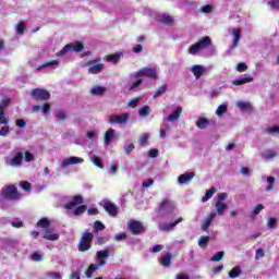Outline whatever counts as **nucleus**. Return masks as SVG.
Instances as JSON below:
<instances>
[{
    "label": "nucleus",
    "instance_id": "52",
    "mask_svg": "<svg viewBox=\"0 0 279 279\" xmlns=\"http://www.w3.org/2000/svg\"><path fill=\"white\" fill-rule=\"evenodd\" d=\"M263 158H266V160L276 158V153H274V150H266L263 153Z\"/></svg>",
    "mask_w": 279,
    "mask_h": 279
},
{
    "label": "nucleus",
    "instance_id": "23",
    "mask_svg": "<svg viewBox=\"0 0 279 279\" xmlns=\"http://www.w3.org/2000/svg\"><path fill=\"white\" fill-rule=\"evenodd\" d=\"M215 208H216V216L219 215V217H221L223 213L228 210V205L225 202L216 201Z\"/></svg>",
    "mask_w": 279,
    "mask_h": 279
},
{
    "label": "nucleus",
    "instance_id": "56",
    "mask_svg": "<svg viewBox=\"0 0 279 279\" xmlns=\"http://www.w3.org/2000/svg\"><path fill=\"white\" fill-rule=\"evenodd\" d=\"M20 186L23 189V191H32V184L27 181H22Z\"/></svg>",
    "mask_w": 279,
    "mask_h": 279
},
{
    "label": "nucleus",
    "instance_id": "15",
    "mask_svg": "<svg viewBox=\"0 0 279 279\" xmlns=\"http://www.w3.org/2000/svg\"><path fill=\"white\" fill-rule=\"evenodd\" d=\"M182 117V107H175V109L167 117L163 118V123H173Z\"/></svg>",
    "mask_w": 279,
    "mask_h": 279
},
{
    "label": "nucleus",
    "instance_id": "14",
    "mask_svg": "<svg viewBox=\"0 0 279 279\" xmlns=\"http://www.w3.org/2000/svg\"><path fill=\"white\" fill-rule=\"evenodd\" d=\"M182 221L183 218L180 217L174 222H160L158 228L159 230H161V232H171V230H173V228H175L178 223H182Z\"/></svg>",
    "mask_w": 279,
    "mask_h": 279
},
{
    "label": "nucleus",
    "instance_id": "19",
    "mask_svg": "<svg viewBox=\"0 0 279 279\" xmlns=\"http://www.w3.org/2000/svg\"><path fill=\"white\" fill-rule=\"evenodd\" d=\"M217 217V213L211 211L203 221L202 223V230H204L205 232L208 230V228H210L213 221H215Z\"/></svg>",
    "mask_w": 279,
    "mask_h": 279
},
{
    "label": "nucleus",
    "instance_id": "6",
    "mask_svg": "<svg viewBox=\"0 0 279 279\" xmlns=\"http://www.w3.org/2000/svg\"><path fill=\"white\" fill-rule=\"evenodd\" d=\"M69 51H75L76 53H80V51H84V44L80 41L68 44L63 47L62 50L58 52V56H66Z\"/></svg>",
    "mask_w": 279,
    "mask_h": 279
},
{
    "label": "nucleus",
    "instance_id": "18",
    "mask_svg": "<svg viewBox=\"0 0 279 279\" xmlns=\"http://www.w3.org/2000/svg\"><path fill=\"white\" fill-rule=\"evenodd\" d=\"M116 136H117V131L114 129L107 130L104 136V146L105 147L110 146V143L114 141Z\"/></svg>",
    "mask_w": 279,
    "mask_h": 279
},
{
    "label": "nucleus",
    "instance_id": "22",
    "mask_svg": "<svg viewBox=\"0 0 279 279\" xmlns=\"http://www.w3.org/2000/svg\"><path fill=\"white\" fill-rule=\"evenodd\" d=\"M251 82H254V77L251 75L245 74V77L235 78L232 82L233 86H243V84H250Z\"/></svg>",
    "mask_w": 279,
    "mask_h": 279
},
{
    "label": "nucleus",
    "instance_id": "7",
    "mask_svg": "<svg viewBox=\"0 0 279 279\" xmlns=\"http://www.w3.org/2000/svg\"><path fill=\"white\" fill-rule=\"evenodd\" d=\"M8 167H21L23 165V153L17 151L12 156H8L4 159Z\"/></svg>",
    "mask_w": 279,
    "mask_h": 279
},
{
    "label": "nucleus",
    "instance_id": "24",
    "mask_svg": "<svg viewBox=\"0 0 279 279\" xmlns=\"http://www.w3.org/2000/svg\"><path fill=\"white\" fill-rule=\"evenodd\" d=\"M104 208L105 210L111 216V217H117L118 208L117 205L106 202L104 203Z\"/></svg>",
    "mask_w": 279,
    "mask_h": 279
},
{
    "label": "nucleus",
    "instance_id": "38",
    "mask_svg": "<svg viewBox=\"0 0 279 279\" xmlns=\"http://www.w3.org/2000/svg\"><path fill=\"white\" fill-rule=\"evenodd\" d=\"M8 123H10V120H8L5 111H3V107L0 106V125H8Z\"/></svg>",
    "mask_w": 279,
    "mask_h": 279
},
{
    "label": "nucleus",
    "instance_id": "31",
    "mask_svg": "<svg viewBox=\"0 0 279 279\" xmlns=\"http://www.w3.org/2000/svg\"><path fill=\"white\" fill-rule=\"evenodd\" d=\"M45 278H49V279H62V272L60 271H46L44 274Z\"/></svg>",
    "mask_w": 279,
    "mask_h": 279
},
{
    "label": "nucleus",
    "instance_id": "34",
    "mask_svg": "<svg viewBox=\"0 0 279 279\" xmlns=\"http://www.w3.org/2000/svg\"><path fill=\"white\" fill-rule=\"evenodd\" d=\"M226 112H228V104L223 102L222 105H220L217 108L216 114H217V117H223V114H226Z\"/></svg>",
    "mask_w": 279,
    "mask_h": 279
},
{
    "label": "nucleus",
    "instance_id": "5",
    "mask_svg": "<svg viewBox=\"0 0 279 279\" xmlns=\"http://www.w3.org/2000/svg\"><path fill=\"white\" fill-rule=\"evenodd\" d=\"M229 34L232 36V45L229 47L228 52L232 53L239 47V43L241 41V28L233 27L229 28Z\"/></svg>",
    "mask_w": 279,
    "mask_h": 279
},
{
    "label": "nucleus",
    "instance_id": "49",
    "mask_svg": "<svg viewBox=\"0 0 279 279\" xmlns=\"http://www.w3.org/2000/svg\"><path fill=\"white\" fill-rule=\"evenodd\" d=\"M265 209V206L263 204H258L252 211V217H256L257 215H260V211Z\"/></svg>",
    "mask_w": 279,
    "mask_h": 279
},
{
    "label": "nucleus",
    "instance_id": "46",
    "mask_svg": "<svg viewBox=\"0 0 279 279\" xmlns=\"http://www.w3.org/2000/svg\"><path fill=\"white\" fill-rule=\"evenodd\" d=\"M276 226H278V218H268L267 219V228H269V230H274V228H276Z\"/></svg>",
    "mask_w": 279,
    "mask_h": 279
},
{
    "label": "nucleus",
    "instance_id": "33",
    "mask_svg": "<svg viewBox=\"0 0 279 279\" xmlns=\"http://www.w3.org/2000/svg\"><path fill=\"white\" fill-rule=\"evenodd\" d=\"M99 267L100 266L98 264H92L85 272L86 278H93V274H95Z\"/></svg>",
    "mask_w": 279,
    "mask_h": 279
},
{
    "label": "nucleus",
    "instance_id": "60",
    "mask_svg": "<svg viewBox=\"0 0 279 279\" xmlns=\"http://www.w3.org/2000/svg\"><path fill=\"white\" fill-rule=\"evenodd\" d=\"M268 5H270L272 10H279V0H270L268 1Z\"/></svg>",
    "mask_w": 279,
    "mask_h": 279
},
{
    "label": "nucleus",
    "instance_id": "8",
    "mask_svg": "<svg viewBox=\"0 0 279 279\" xmlns=\"http://www.w3.org/2000/svg\"><path fill=\"white\" fill-rule=\"evenodd\" d=\"M128 121H130V113L111 114L109 117L111 125H125Z\"/></svg>",
    "mask_w": 279,
    "mask_h": 279
},
{
    "label": "nucleus",
    "instance_id": "20",
    "mask_svg": "<svg viewBox=\"0 0 279 279\" xmlns=\"http://www.w3.org/2000/svg\"><path fill=\"white\" fill-rule=\"evenodd\" d=\"M43 239H46V241H58L60 239V234L49 228L44 230Z\"/></svg>",
    "mask_w": 279,
    "mask_h": 279
},
{
    "label": "nucleus",
    "instance_id": "48",
    "mask_svg": "<svg viewBox=\"0 0 279 279\" xmlns=\"http://www.w3.org/2000/svg\"><path fill=\"white\" fill-rule=\"evenodd\" d=\"M210 241L209 236H201L198 240V245L199 247H206V245H208V242Z\"/></svg>",
    "mask_w": 279,
    "mask_h": 279
},
{
    "label": "nucleus",
    "instance_id": "28",
    "mask_svg": "<svg viewBox=\"0 0 279 279\" xmlns=\"http://www.w3.org/2000/svg\"><path fill=\"white\" fill-rule=\"evenodd\" d=\"M236 108H240L242 112H248V110H252V104L247 101L240 100L235 102Z\"/></svg>",
    "mask_w": 279,
    "mask_h": 279
},
{
    "label": "nucleus",
    "instance_id": "30",
    "mask_svg": "<svg viewBox=\"0 0 279 279\" xmlns=\"http://www.w3.org/2000/svg\"><path fill=\"white\" fill-rule=\"evenodd\" d=\"M58 66H60V61L52 60L44 63L43 65L39 66V69H58Z\"/></svg>",
    "mask_w": 279,
    "mask_h": 279
},
{
    "label": "nucleus",
    "instance_id": "9",
    "mask_svg": "<svg viewBox=\"0 0 279 279\" xmlns=\"http://www.w3.org/2000/svg\"><path fill=\"white\" fill-rule=\"evenodd\" d=\"M84 162V158L71 156L61 161V166L58 168V171H62V169H66V167H71V165H82Z\"/></svg>",
    "mask_w": 279,
    "mask_h": 279
},
{
    "label": "nucleus",
    "instance_id": "57",
    "mask_svg": "<svg viewBox=\"0 0 279 279\" xmlns=\"http://www.w3.org/2000/svg\"><path fill=\"white\" fill-rule=\"evenodd\" d=\"M16 32H17V34L23 35L25 33V23L20 22L16 25Z\"/></svg>",
    "mask_w": 279,
    "mask_h": 279
},
{
    "label": "nucleus",
    "instance_id": "63",
    "mask_svg": "<svg viewBox=\"0 0 279 279\" xmlns=\"http://www.w3.org/2000/svg\"><path fill=\"white\" fill-rule=\"evenodd\" d=\"M15 125H16L17 128H25V126L27 125V122H25L23 119H17V120L15 121Z\"/></svg>",
    "mask_w": 279,
    "mask_h": 279
},
{
    "label": "nucleus",
    "instance_id": "36",
    "mask_svg": "<svg viewBox=\"0 0 279 279\" xmlns=\"http://www.w3.org/2000/svg\"><path fill=\"white\" fill-rule=\"evenodd\" d=\"M160 264L162 265V267H169L171 265V255L170 254H166L162 257H160Z\"/></svg>",
    "mask_w": 279,
    "mask_h": 279
},
{
    "label": "nucleus",
    "instance_id": "43",
    "mask_svg": "<svg viewBox=\"0 0 279 279\" xmlns=\"http://www.w3.org/2000/svg\"><path fill=\"white\" fill-rule=\"evenodd\" d=\"M242 274V270L239 267H234L229 271V278H239Z\"/></svg>",
    "mask_w": 279,
    "mask_h": 279
},
{
    "label": "nucleus",
    "instance_id": "44",
    "mask_svg": "<svg viewBox=\"0 0 279 279\" xmlns=\"http://www.w3.org/2000/svg\"><path fill=\"white\" fill-rule=\"evenodd\" d=\"M149 141V134L144 133L140 136L138 140V145H141V147H145V145H147V142Z\"/></svg>",
    "mask_w": 279,
    "mask_h": 279
},
{
    "label": "nucleus",
    "instance_id": "59",
    "mask_svg": "<svg viewBox=\"0 0 279 279\" xmlns=\"http://www.w3.org/2000/svg\"><path fill=\"white\" fill-rule=\"evenodd\" d=\"M138 101H141V98L131 99L128 104L129 108H136L138 106Z\"/></svg>",
    "mask_w": 279,
    "mask_h": 279
},
{
    "label": "nucleus",
    "instance_id": "35",
    "mask_svg": "<svg viewBox=\"0 0 279 279\" xmlns=\"http://www.w3.org/2000/svg\"><path fill=\"white\" fill-rule=\"evenodd\" d=\"M123 149H124L125 154L128 156H130V154H132L134 151L135 146L132 142H124Z\"/></svg>",
    "mask_w": 279,
    "mask_h": 279
},
{
    "label": "nucleus",
    "instance_id": "25",
    "mask_svg": "<svg viewBox=\"0 0 279 279\" xmlns=\"http://www.w3.org/2000/svg\"><path fill=\"white\" fill-rule=\"evenodd\" d=\"M82 202H84L82 196H75L72 201L65 204L64 208H66L68 210H71L72 208H75V206H80Z\"/></svg>",
    "mask_w": 279,
    "mask_h": 279
},
{
    "label": "nucleus",
    "instance_id": "17",
    "mask_svg": "<svg viewBox=\"0 0 279 279\" xmlns=\"http://www.w3.org/2000/svg\"><path fill=\"white\" fill-rule=\"evenodd\" d=\"M193 178H195V172H185L178 177V184L184 186V184H189Z\"/></svg>",
    "mask_w": 279,
    "mask_h": 279
},
{
    "label": "nucleus",
    "instance_id": "27",
    "mask_svg": "<svg viewBox=\"0 0 279 279\" xmlns=\"http://www.w3.org/2000/svg\"><path fill=\"white\" fill-rule=\"evenodd\" d=\"M104 69H105L104 63H98V64L89 66L88 73L90 75H97L98 73H101V71H104Z\"/></svg>",
    "mask_w": 279,
    "mask_h": 279
},
{
    "label": "nucleus",
    "instance_id": "51",
    "mask_svg": "<svg viewBox=\"0 0 279 279\" xmlns=\"http://www.w3.org/2000/svg\"><path fill=\"white\" fill-rule=\"evenodd\" d=\"M83 213H86V205L78 206L74 209V215L76 217L83 215Z\"/></svg>",
    "mask_w": 279,
    "mask_h": 279
},
{
    "label": "nucleus",
    "instance_id": "40",
    "mask_svg": "<svg viewBox=\"0 0 279 279\" xmlns=\"http://www.w3.org/2000/svg\"><path fill=\"white\" fill-rule=\"evenodd\" d=\"M140 117H149L151 114V108L149 106H144L138 110Z\"/></svg>",
    "mask_w": 279,
    "mask_h": 279
},
{
    "label": "nucleus",
    "instance_id": "47",
    "mask_svg": "<svg viewBox=\"0 0 279 279\" xmlns=\"http://www.w3.org/2000/svg\"><path fill=\"white\" fill-rule=\"evenodd\" d=\"M165 93H167V85H162L161 87H159L155 95H154V99L161 97V95H165Z\"/></svg>",
    "mask_w": 279,
    "mask_h": 279
},
{
    "label": "nucleus",
    "instance_id": "2",
    "mask_svg": "<svg viewBox=\"0 0 279 279\" xmlns=\"http://www.w3.org/2000/svg\"><path fill=\"white\" fill-rule=\"evenodd\" d=\"M208 47H213V39L205 36L196 44L190 46L189 53L190 56H198V53H202V51H204V49H208Z\"/></svg>",
    "mask_w": 279,
    "mask_h": 279
},
{
    "label": "nucleus",
    "instance_id": "39",
    "mask_svg": "<svg viewBox=\"0 0 279 279\" xmlns=\"http://www.w3.org/2000/svg\"><path fill=\"white\" fill-rule=\"evenodd\" d=\"M90 93L95 96L104 95V93H106V87H104V86H94L90 89Z\"/></svg>",
    "mask_w": 279,
    "mask_h": 279
},
{
    "label": "nucleus",
    "instance_id": "16",
    "mask_svg": "<svg viewBox=\"0 0 279 279\" xmlns=\"http://www.w3.org/2000/svg\"><path fill=\"white\" fill-rule=\"evenodd\" d=\"M190 71L193 73L195 80H199L206 73V68L202 64H194Z\"/></svg>",
    "mask_w": 279,
    "mask_h": 279
},
{
    "label": "nucleus",
    "instance_id": "32",
    "mask_svg": "<svg viewBox=\"0 0 279 279\" xmlns=\"http://www.w3.org/2000/svg\"><path fill=\"white\" fill-rule=\"evenodd\" d=\"M90 161L95 167H98V169H104V162L101 161V158L98 157L97 155H92Z\"/></svg>",
    "mask_w": 279,
    "mask_h": 279
},
{
    "label": "nucleus",
    "instance_id": "45",
    "mask_svg": "<svg viewBox=\"0 0 279 279\" xmlns=\"http://www.w3.org/2000/svg\"><path fill=\"white\" fill-rule=\"evenodd\" d=\"M49 219H47V218H43V219H40L38 222H37V226L39 227V228H44V230H49Z\"/></svg>",
    "mask_w": 279,
    "mask_h": 279
},
{
    "label": "nucleus",
    "instance_id": "12",
    "mask_svg": "<svg viewBox=\"0 0 279 279\" xmlns=\"http://www.w3.org/2000/svg\"><path fill=\"white\" fill-rule=\"evenodd\" d=\"M128 228L132 234H141L145 232V227H143V223L138 220H130L128 222Z\"/></svg>",
    "mask_w": 279,
    "mask_h": 279
},
{
    "label": "nucleus",
    "instance_id": "55",
    "mask_svg": "<svg viewBox=\"0 0 279 279\" xmlns=\"http://www.w3.org/2000/svg\"><path fill=\"white\" fill-rule=\"evenodd\" d=\"M94 228L97 232L101 231V230H106V226L104 223H101V221L97 220L94 223Z\"/></svg>",
    "mask_w": 279,
    "mask_h": 279
},
{
    "label": "nucleus",
    "instance_id": "41",
    "mask_svg": "<svg viewBox=\"0 0 279 279\" xmlns=\"http://www.w3.org/2000/svg\"><path fill=\"white\" fill-rule=\"evenodd\" d=\"M223 256H226V252L220 251L216 253L211 258V263H219V260H223Z\"/></svg>",
    "mask_w": 279,
    "mask_h": 279
},
{
    "label": "nucleus",
    "instance_id": "37",
    "mask_svg": "<svg viewBox=\"0 0 279 279\" xmlns=\"http://www.w3.org/2000/svg\"><path fill=\"white\" fill-rule=\"evenodd\" d=\"M215 193H217V189L216 187H211L202 197V202H208V199H210L215 195Z\"/></svg>",
    "mask_w": 279,
    "mask_h": 279
},
{
    "label": "nucleus",
    "instance_id": "62",
    "mask_svg": "<svg viewBox=\"0 0 279 279\" xmlns=\"http://www.w3.org/2000/svg\"><path fill=\"white\" fill-rule=\"evenodd\" d=\"M70 279H82L80 270L72 271L70 275Z\"/></svg>",
    "mask_w": 279,
    "mask_h": 279
},
{
    "label": "nucleus",
    "instance_id": "21",
    "mask_svg": "<svg viewBox=\"0 0 279 279\" xmlns=\"http://www.w3.org/2000/svg\"><path fill=\"white\" fill-rule=\"evenodd\" d=\"M110 256V248H105L104 251H98L97 252V258L99 262V266L104 267L106 265V258Z\"/></svg>",
    "mask_w": 279,
    "mask_h": 279
},
{
    "label": "nucleus",
    "instance_id": "3",
    "mask_svg": "<svg viewBox=\"0 0 279 279\" xmlns=\"http://www.w3.org/2000/svg\"><path fill=\"white\" fill-rule=\"evenodd\" d=\"M19 192L16 191V186L8 185L7 187L2 189L0 192V206H3L5 202L19 199Z\"/></svg>",
    "mask_w": 279,
    "mask_h": 279
},
{
    "label": "nucleus",
    "instance_id": "64",
    "mask_svg": "<svg viewBox=\"0 0 279 279\" xmlns=\"http://www.w3.org/2000/svg\"><path fill=\"white\" fill-rule=\"evenodd\" d=\"M175 279H191V277L186 272H181L177 275Z\"/></svg>",
    "mask_w": 279,
    "mask_h": 279
},
{
    "label": "nucleus",
    "instance_id": "4",
    "mask_svg": "<svg viewBox=\"0 0 279 279\" xmlns=\"http://www.w3.org/2000/svg\"><path fill=\"white\" fill-rule=\"evenodd\" d=\"M149 16L163 25H173V16L169 15V13L150 12Z\"/></svg>",
    "mask_w": 279,
    "mask_h": 279
},
{
    "label": "nucleus",
    "instance_id": "1",
    "mask_svg": "<svg viewBox=\"0 0 279 279\" xmlns=\"http://www.w3.org/2000/svg\"><path fill=\"white\" fill-rule=\"evenodd\" d=\"M140 77H148L149 80H158V68L154 65H148L141 69L137 72H133L129 75V80L132 84L129 86V90H136L138 86L143 84V78Z\"/></svg>",
    "mask_w": 279,
    "mask_h": 279
},
{
    "label": "nucleus",
    "instance_id": "42",
    "mask_svg": "<svg viewBox=\"0 0 279 279\" xmlns=\"http://www.w3.org/2000/svg\"><path fill=\"white\" fill-rule=\"evenodd\" d=\"M31 258L32 260H34V263H40L45 258V256L43 255V253L35 252L31 254Z\"/></svg>",
    "mask_w": 279,
    "mask_h": 279
},
{
    "label": "nucleus",
    "instance_id": "54",
    "mask_svg": "<svg viewBox=\"0 0 279 279\" xmlns=\"http://www.w3.org/2000/svg\"><path fill=\"white\" fill-rule=\"evenodd\" d=\"M8 134H10V126H8V124H4V126L1 128L0 130V136H8Z\"/></svg>",
    "mask_w": 279,
    "mask_h": 279
},
{
    "label": "nucleus",
    "instance_id": "50",
    "mask_svg": "<svg viewBox=\"0 0 279 279\" xmlns=\"http://www.w3.org/2000/svg\"><path fill=\"white\" fill-rule=\"evenodd\" d=\"M235 69L238 73H245V71H247V64L245 62H240Z\"/></svg>",
    "mask_w": 279,
    "mask_h": 279
},
{
    "label": "nucleus",
    "instance_id": "58",
    "mask_svg": "<svg viewBox=\"0 0 279 279\" xmlns=\"http://www.w3.org/2000/svg\"><path fill=\"white\" fill-rule=\"evenodd\" d=\"M201 12H203V14H210L213 12V5H204L201 8Z\"/></svg>",
    "mask_w": 279,
    "mask_h": 279
},
{
    "label": "nucleus",
    "instance_id": "26",
    "mask_svg": "<svg viewBox=\"0 0 279 279\" xmlns=\"http://www.w3.org/2000/svg\"><path fill=\"white\" fill-rule=\"evenodd\" d=\"M121 56H123V52H117L114 54H108L105 57V60L107 62H111L112 64H118L119 60H121Z\"/></svg>",
    "mask_w": 279,
    "mask_h": 279
},
{
    "label": "nucleus",
    "instance_id": "13",
    "mask_svg": "<svg viewBox=\"0 0 279 279\" xmlns=\"http://www.w3.org/2000/svg\"><path fill=\"white\" fill-rule=\"evenodd\" d=\"M174 208L175 203H173V201L165 199L159 207V213H161L162 215H169V213L174 210Z\"/></svg>",
    "mask_w": 279,
    "mask_h": 279
},
{
    "label": "nucleus",
    "instance_id": "11",
    "mask_svg": "<svg viewBox=\"0 0 279 279\" xmlns=\"http://www.w3.org/2000/svg\"><path fill=\"white\" fill-rule=\"evenodd\" d=\"M93 241V233H84L81 242L78 244L80 252H87V250L90 247V242Z\"/></svg>",
    "mask_w": 279,
    "mask_h": 279
},
{
    "label": "nucleus",
    "instance_id": "10",
    "mask_svg": "<svg viewBox=\"0 0 279 279\" xmlns=\"http://www.w3.org/2000/svg\"><path fill=\"white\" fill-rule=\"evenodd\" d=\"M31 95L34 99H39L40 101H47L51 97V94L47 89L43 88L33 89Z\"/></svg>",
    "mask_w": 279,
    "mask_h": 279
},
{
    "label": "nucleus",
    "instance_id": "29",
    "mask_svg": "<svg viewBox=\"0 0 279 279\" xmlns=\"http://www.w3.org/2000/svg\"><path fill=\"white\" fill-rule=\"evenodd\" d=\"M208 125H210V120L206 118H198L196 121V128H198V130H206Z\"/></svg>",
    "mask_w": 279,
    "mask_h": 279
},
{
    "label": "nucleus",
    "instance_id": "61",
    "mask_svg": "<svg viewBox=\"0 0 279 279\" xmlns=\"http://www.w3.org/2000/svg\"><path fill=\"white\" fill-rule=\"evenodd\" d=\"M86 136L87 138H89V141H95V136H97V131L96 130L89 131L87 132Z\"/></svg>",
    "mask_w": 279,
    "mask_h": 279
},
{
    "label": "nucleus",
    "instance_id": "53",
    "mask_svg": "<svg viewBox=\"0 0 279 279\" xmlns=\"http://www.w3.org/2000/svg\"><path fill=\"white\" fill-rule=\"evenodd\" d=\"M268 134H271L272 136L279 135V126H271L267 129Z\"/></svg>",
    "mask_w": 279,
    "mask_h": 279
}]
</instances>
